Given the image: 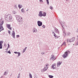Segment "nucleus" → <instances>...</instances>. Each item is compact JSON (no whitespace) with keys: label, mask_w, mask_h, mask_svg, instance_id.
Here are the masks:
<instances>
[{"label":"nucleus","mask_w":78,"mask_h":78,"mask_svg":"<svg viewBox=\"0 0 78 78\" xmlns=\"http://www.w3.org/2000/svg\"><path fill=\"white\" fill-rule=\"evenodd\" d=\"M5 19L6 21L8 22H12V16L10 14L7 15L5 16Z\"/></svg>","instance_id":"obj_1"},{"label":"nucleus","mask_w":78,"mask_h":78,"mask_svg":"<svg viewBox=\"0 0 78 78\" xmlns=\"http://www.w3.org/2000/svg\"><path fill=\"white\" fill-rule=\"evenodd\" d=\"M70 53V51L69 50L67 51L65 53V54L63 55V57L64 58H66L68 56V54Z\"/></svg>","instance_id":"obj_2"},{"label":"nucleus","mask_w":78,"mask_h":78,"mask_svg":"<svg viewBox=\"0 0 78 78\" xmlns=\"http://www.w3.org/2000/svg\"><path fill=\"white\" fill-rule=\"evenodd\" d=\"M18 22H19L20 24H22L23 23V19L22 17H20V18L18 19L17 20Z\"/></svg>","instance_id":"obj_3"},{"label":"nucleus","mask_w":78,"mask_h":78,"mask_svg":"<svg viewBox=\"0 0 78 78\" xmlns=\"http://www.w3.org/2000/svg\"><path fill=\"white\" fill-rule=\"evenodd\" d=\"M67 41H69V42H74L75 41V37H73L71 38L70 40H69V39L67 40Z\"/></svg>","instance_id":"obj_4"},{"label":"nucleus","mask_w":78,"mask_h":78,"mask_svg":"<svg viewBox=\"0 0 78 78\" xmlns=\"http://www.w3.org/2000/svg\"><path fill=\"white\" fill-rule=\"evenodd\" d=\"M37 23L38 27H41L42 25V22L40 21H38Z\"/></svg>","instance_id":"obj_5"},{"label":"nucleus","mask_w":78,"mask_h":78,"mask_svg":"<svg viewBox=\"0 0 78 78\" xmlns=\"http://www.w3.org/2000/svg\"><path fill=\"white\" fill-rule=\"evenodd\" d=\"M56 59V58H55V55H51V58H50L51 60H52L53 61H54V60H55V59Z\"/></svg>","instance_id":"obj_6"},{"label":"nucleus","mask_w":78,"mask_h":78,"mask_svg":"<svg viewBox=\"0 0 78 78\" xmlns=\"http://www.w3.org/2000/svg\"><path fill=\"white\" fill-rule=\"evenodd\" d=\"M51 67L53 69H55L56 68V63L54 64Z\"/></svg>","instance_id":"obj_7"},{"label":"nucleus","mask_w":78,"mask_h":78,"mask_svg":"<svg viewBox=\"0 0 78 78\" xmlns=\"http://www.w3.org/2000/svg\"><path fill=\"white\" fill-rule=\"evenodd\" d=\"M3 42L2 41H0V49H2V47L3 46L2 45V44H3Z\"/></svg>","instance_id":"obj_8"},{"label":"nucleus","mask_w":78,"mask_h":78,"mask_svg":"<svg viewBox=\"0 0 78 78\" xmlns=\"http://www.w3.org/2000/svg\"><path fill=\"white\" fill-rule=\"evenodd\" d=\"M43 14H42V11H40L39 12V14L38 15V16H40V17H42V16H43Z\"/></svg>","instance_id":"obj_9"},{"label":"nucleus","mask_w":78,"mask_h":78,"mask_svg":"<svg viewBox=\"0 0 78 78\" xmlns=\"http://www.w3.org/2000/svg\"><path fill=\"white\" fill-rule=\"evenodd\" d=\"M55 32L56 33H59V30H58V29L56 28H55Z\"/></svg>","instance_id":"obj_10"},{"label":"nucleus","mask_w":78,"mask_h":78,"mask_svg":"<svg viewBox=\"0 0 78 78\" xmlns=\"http://www.w3.org/2000/svg\"><path fill=\"white\" fill-rule=\"evenodd\" d=\"M61 63L62 62H58L57 63V66L58 67H59V66H60L61 64Z\"/></svg>","instance_id":"obj_11"},{"label":"nucleus","mask_w":78,"mask_h":78,"mask_svg":"<svg viewBox=\"0 0 78 78\" xmlns=\"http://www.w3.org/2000/svg\"><path fill=\"white\" fill-rule=\"evenodd\" d=\"M7 27L9 29H10L11 30V26L9 24H8L7 25Z\"/></svg>","instance_id":"obj_12"},{"label":"nucleus","mask_w":78,"mask_h":78,"mask_svg":"<svg viewBox=\"0 0 78 78\" xmlns=\"http://www.w3.org/2000/svg\"><path fill=\"white\" fill-rule=\"evenodd\" d=\"M37 29H36L35 28L33 29V33H37Z\"/></svg>","instance_id":"obj_13"},{"label":"nucleus","mask_w":78,"mask_h":78,"mask_svg":"<svg viewBox=\"0 0 78 78\" xmlns=\"http://www.w3.org/2000/svg\"><path fill=\"white\" fill-rule=\"evenodd\" d=\"M8 72H6V71H5L4 72V75H8Z\"/></svg>","instance_id":"obj_14"},{"label":"nucleus","mask_w":78,"mask_h":78,"mask_svg":"<svg viewBox=\"0 0 78 78\" xmlns=\"http://www.w3.org/2000/svg\"><path fill=\"white\" fill-rule=\"evenodd\" d=\"M20 18V16L19 15H17L16 17V20H18V19H19Z\"/></svg>","instance_id":"obj_15"},{"label":"nucleus","mask_w":78,"mask_h":78,"mask_svg":"<svg viewBox=\"0 0 78 78\" xmlns=\"http://www.w3.org/2000/svg\"><path fill=\"white\" fill-rule=\"evenodd\" d=\"M4 23V22L2 21L1 23H0V25H2L3 26V24Z\"/></svg>","instance_id":"obj_16"},{"label":"nucleus","mask_w":78,"mask_h":78,"mask_svg":"<svg viewBox=\"0 0 78 78\" xmlns=\"http://www.w3.org/2000/svg\"><path fill=\"white\" fill-rule=\"evenodd\" d=\"M42 16H44V17H45L46 16V13L45 12H44Z\"/></svg>","instance_id":"obj_17"},{"label":"nucleus","mask_w":78,"mask_h":78,"mask_svg":"<svg viewBox=\"0 0 78 78\" xmlns=\"http://www.w3.org/2000/svg\"><path fill=\"white\" fill-rule=\"evenodd\" d=\"M12 35H13L12 36L13 37V38H14V39H15V33H12Z\"/></svg>","instance_id":"obj_18"},{"label":"nucleus","mask_w":78,"mask_h":78,"mask_svg":"<svg viewBox=\"0 0 78 78\" xmlns=\"http://www.w3.org/2000/svg\"><path fill=\"white\" fill-rule=\"evenodd\" d=\"M48 77H49V78H53V77H54V76H52V75H49L48 76Z\"/></svg>","instance_id":"obj_19"},{"label":"nucleus","mask_w":78,"mask_h":78,"mask_svg":"<svg viewBox=\"0 0 78 78\" xmlns=\"http://www.w3.org/2000/svg\"><path fill=\"white\" fill-rule=\"evenodd\" d=\"M47 70V68L45 67L43 69V70L44 71V72H45V71H46Z\"/></svg>","instance_id":"obj_20"},{"label":"nucleus","mask_w":78,"mask_h":78,"mask_svg":"<svg viewBox=\"0 0 78 78\" xmlns=\"http://www.w3.org/2000/svg\"><path fill=\"white\" fill-rule=\"evenodd\" d=\"M2 28H3V26L2 25H0V30H1Z\"/></svg>","instance_id":"obj_21"},{"label":"nucleus","mask_w":78,"mask_h":78,"mask_svg":"<svg viewBox=\"0 0 78 78\" xmlns=\"http://www.w3.org/2000/svg\"><path fill=\"white\" fill-rule=\"evenodd\" d=\"M29 76L30 78H32V75L30 73H29Z\"/></svg>","instance_id":"obj_22"},{"label":"nucleus","mask_w":78,"mask_h":78,"mask_svg":"<svg viewBox=\"0 0 78 78\" xmlns=\"http://www.w3.org/2000/svg\"><path fill=\"white\" fill-rule=\"evenodd\" d=\"M20 74L19 73L18 75L17 78H19V77H20Z\"/></svg>","instance_id":"obj_23"},{"label":"nucleus","mask_w":78,"mask_h":78,"mask_svg":"<svg viewBox=\"0 0 78 78\" xmlns=\"http://www.w3.org/2000/svg\"><path fill=\"white\" fill-rule=\"evenodd\" d=\"M46 2L47 5H49V2L48 1V0H46Z\"/></svg>","instance_id":"obj_24"},{"label":"nucleus","mask_w":78,"mask_h":78,"mask_svg":"<svg viewBox=\"0 0 78 78\" xmlns=\"http://www.w3.org/2000/svg\"><path fill=\"white\" fill-rule=\"evenodd\" d=\"M24 11V9L23 8L21 9V12H24L23 11Z\"/></svg>","instance_id":"obj_25"},{"label":"nucleus","mask_w":78,"mask_h":78,"mask_svg":"<svg viewBox=\"0 0 78 78\" xmlns=\"http://www.w3.org/2000/svg\"><path fill=\"white\" fill-rule=\"evenodd\" d=\"M62 45H64V46H66V42H64L63 44H62Z\"/></svg>","instance_id":"obj_26"},{"label":"nucleus","mask_w":78,"mask_h":78,"mask_svg":"<svg viewBox=\"0 0 78 78\" xmlns=\"http://www.w3.org/2000/svg\"><path fill=\"white\" fill-rule=\"evenodd\" d=\"M18 57L20 56V52H18Z\"/></svg>","instance_id":"obj_27"},{"label":"nucleus","mask_w":78,"mask_h":78,"mask_svg":"<svg viewBox=\"0 0 78 78\" xmlns=\"http://www.w3.org/2000/svg\"><path fill=\"white\" fill-rule=\"evenodd\" d=\"M55 39H58V36H55Z\"/></svg>","instance_id":"obj_28"},{"label":"nucleus","mask_w":78,"mask_h":78,"mask_svg":"<svg viewBox=\"0 0 78 78\" xmlns=\"http://www.w3.org/2000/svg\"><path fill=\"white\" fill-rule=\"evenodd\" d=\"M7 53H9V54H11V53L10 51H8V52H7Z\"/></svg>","instance_id":"obj_29"},{"label":"nucleus","mask_w":78,"mask_h":78,"mask_svg":"<svg viewBox=\"0 0 78 78\" xmlns=\"http://www.w3.org/2000/svg\"><path fill=\"white\" fill-rule=\"evenodd\" d=\"M18 7L19 8H22V7L20 6V5L19 4L18 5Z\"/></svg>","instance_id":"obj_30"},{"label":"nucleus","mask_w":78,"mask_h":78,"mask_svg":"<svg viewBox=\"0 0 78 78\" xmlns=\"http://www.w3.org/2000/svg\"><path fill=\"white\" fill-rule=\"evenodd\" d=\"M8 32L9 33V34H11V31L9 30L8 31Z\"/></svg>","instance_id":"obj_31"},{"label":"nucleus","mask_w":78,"mask_h":78,"mask_svg":"<svg viewBox=\"0 0 78 78\" xmlns=\"http://www.w3.org/2000/svg\"><path fill=\"white\" fill-rule=\"evenodd\" d=\"M40 2L41 3H43V0H40Z\"/></svg>","instance_id":"obj_32"},{"label":"nucleus","mask_w":78,"mask_h":78,"mask_svg":"<svg viewBox=\"0 0 78 78\" xmlns=\"http://www.w3.org/2000/svg\"><path fill=\"white\" fill-rule=\"evenodd\" d=\"M49 8H50V9H51V10H52V9H53V7H51V6H50L49 7Z\"/></svg>","instance_id":"obj_33"},{"label":"nucleus","mask_w":78,"mask_h":78,"mask_svg":"<svg viewBox=\"0 0 78 78\" xmlns=\"http://www.w3.org/2000/svg\"><path fill=\"white\" fill-rule=\"evenodd\" d=\"M2 36H5V33H2Z\"/></svg>","instance_id":"obj_34"},{"label":"nucleus","mask_w":78,"mask_h":78,"mask_svg":"<svg viewBox=\"0 0 78 78\" xmlns=\"http://www.w3.org/2000/svg\"><path fill=\"white\" fill-rule=\"evenodd\" d=\"M48 66H49V64H46V67H48Z\"/></svg>","instance_id":"obj_35"},{"label":"nucleus","mask_w":78,"mask_h":78,"mask_svg":"<svg viewBox=\"0 0 78 78\" xmlns=\"http://www.w3.org/2000/svg\"><path fill=\"white\" fill-rule=\"evenodd\" d=\"M14 53H15V54H18V52L15 51V52H14Z\"/></svg>","instance_id":"obj_36"},{"label":"nucleus","mask_w":78,"mask_h":78,"mask_svg":"<svg viewBox=\"0 0 78 78\" xmlns=\"http://www.w3.org/2000/svg\"><path fill=\"white\" fill-rule=\"evenodd\" d=\"M14 7H15V9H17V7L16 6V5H15L14 6Z\"/></svg>","instance_id":"obj_37"},{"label":"nucleus","mask_w":78,"mask_h":78,"mask_svg":"<svg viewBox=\"0 0 78 78\" xmlns=\"http://www.w3.org/2000/svg\"><path fill=\"white\" fill-rule=\"evenodd\" d=\"M4 30V28H3V27L2 29L1 30H0V32H1V31H2V30Z\"/></svg>","instance_id":"obj_38"},{"label":"nucleus","mask_w":78,"mask_h":78,"mask_svg":"<svg viewBox=\"0 0 78 78\" xmlns=\"http://www.w3.org/2000/svg\"><path fill=\"white\" fill-rule=\"evenodd\" d=\"M13 14H16V12H15V11H13Z\"/></svg>","instance_id":"obj_39"},{"label":"nucleus","mask_w":78,"mask_h":78,"mask_svg":"<svg viewBox=\"0 0 78 78\" xmlns=\"http://www.w3.org/2000/svg\"><path fill=\"white\" fill-rule=\"evenodd\" d=\"M17 37H20V35H16Z\"/></svg>","instance_id":"obj_40"},{"label":"nucleus","mask_w":78,"mask_h":78,"mask_svg":"<svg viewBox=\"0 0 78 78\" xmlns=\"http://www.w3.org/2000/svg\"><path fill=\"white\" fill-rule=\"evenodd\" d=\"M23 53H24L25 51V50H24V49H23Z\"/></svg>","instance_id":"obj_41"},{"label":"nucleus","mask_w":78,"mask_h":78,"mask_svg":"<svg viewBox=\"0 0 78 78\" xmlns=\"http://www.w3.org/2000/svg\"><path fill=\"white\" fill-rule=\"evenodd\" d=\"M8 46L7 48H9V44H8Z\"/></svg>","instance_id":"obj_42"},{"label":"nucleus","mask_w":78,"mask_h":78,"mask_svg":"<svg viewBox=\"0 0 78 78\" xmlns=\"http://www.w3.org/2000/svg\"><path fill=\"white\" fill-rule=\"evenodd\" d=\"M42 27L43 28H45V25H43L42 26Z\"/></svg>","instance_id":"obj_43"},{"label":"nucleus","mask_w":78,"mask_h":78,"mask_svg":"<svg viewBox=\"0 0 78 78\" xmlns=\"http://www.w3.org/2000/svg\"><path fill=\"white\" fill-rule=\"evenodd\" d=\"M56 36V34H55V33H54V36Z\"/></svg>","instance_id":"obj_44"},{"label":"nucleus","mask_w":78,"mask_h":78,"mask_svg":"<svg viewBox=\"0 0 78 78\" xmlns=\"http://www.w3.org/2000/svg\"><path fill=\"white\" fill-rule=\"evenodd\" d=\"M4 46H5V47H6V44H4Z\"/></svg>","instance_id":"obj_45"},{"label":"nucleus","mask_w":78,"mask_h":78,"mask_svg":"<svg viewBox=\"0 0 78 78\" xmlns=\"http://www.w3.org/2000/svg\"><path fill=\"white\" fill-rule=\"evenodd\" d=\"M70 33H68L67 34V36H69V35H70Z\"/></svg>","instance_id":"obj_46"},{"label":"nucleus","mask_w":78,"mask_h":78,"mask_svg":"<svg viewBox=\"0 0 78 78\" xmlns=\"http://www.w3.org/2000/svg\"><path fill=\"white\" fill-rule=\"evenodd\" d=\"M27 47H26L24 49V50H27Z\"/></svg>","instance_id":"obj_47"},{"label":"nucleus","mask_w":78,"mask_h":78,"mask_svg":"<svg viewBox=\"0 0 78 78\" xmlns=\"http://www.w3.org/2000/svg\"><path fill=\"white\" fill-rule=\"evenodd\" d=\"M60 23L61 24V25H62V26L63 25L62 24V23H61V22H60Z\"/></svg>","instance_id":"obj_48"},{"label":"nucleus","mask_w":78,"mask_h":78,"mask_svg":"<svg viewBox=\"0 0 78 78\" xmlns=\"http://www.w3.org/2000/svg\"><path fill=\"white\" fill-rule=\"evenodd\" d=\"M44 53H43V52H41V54H42V55H44Z\"/></svg>","instance_id":"obj_49"},{"label":"nucleus","mask_w":78,"mask_h":78,"mask_svg":"<svg viewBox=\"0 0 78 78\" xmlns=\"http://www.w3.org/2000/svg\"><path fill=\"white\" fill-rule=\"evenodd\" d=\"M12 32H13V33H15V32H14V31L13 30Z\"/></svg>","instance_id":"obj_50"},{"label":"nucleus","mask_w":78,"mask_h":78,"mask_svg":"<svg viewBox=\"0 0 78 78\" xmlns=\"http://www.w3.org/2000/svg\"><path fill=\"white\" fill-rule=\"evenodd\" d=\"M62 26V27H63V29H64V27H63V25Z\"/></svg>","instance_id":"obj_51"},{"label":"nucleus","mask_w":78,"mask_h":78,"mask_svg":"<svg viewBox=\"0 0 78 78\" xmlns=\"http://www.w3.org/2000/svg\"><path fill=\"white\" fill-rule=\"evenodd\" d=\"M63 33H64L65 34H66V32L65 31H64L63 32Z\"/></svg>","instance_id":"obj_52"},{"label":"nucleus","mask_w":78,"mask_h":78,"mask_svg":"<svg viewBox=\"0 0 78 78\" xmlns=\"http://www.w3.org/2000/svg\"><path fill=\"white\" fill-rule=\"evenodd\" d=\"M3 76H2L0 78H3Z\"/></svg>","instance_id":"obj_53"},{"label":"nucleus","mask_w":78,"mask_h":78,"mask_svg":"<svg viewBox=\"0 0 78 78\" xmlns=\"http://www.w3.org/2000/svg\"><path fill=\"white\" fill-rule=\"evenodd\" d=\"M52 33H53H53L54 34L55 33V32H53V31H52Z\"/></svg>","instance_id":"obj_54"},{"label":"nucleus","mask_w":78,"mask_h":78,"mask_svg":"<svg viewBox=\"0 0 78 78\" xmlns=\"http://www.w3.org/2000/svg\"><path fill=\"white\" fill-rule=\"evenodd\" d=\"M6 53H7V52H8V51H7V50H6Z\"/></svg>","instance_id":"obj_55"},{"label":"nucleus","mask_w":78,"mask_h":78,"mask_svg":"<svg viewBox=\"0 0 78 78\" xmlns=\"http://www.w3.org/2000/svg\"><path fill=\"white\" fill-rule=\"evenodd\" d=\"M8 48H7V49H5V50H8Z\"/></svg>","instance_id":"obj_56"},{"label":"nucleus","mask_w":78,"mask_h":78,"mask_svg":"<svg viewBox=\"0 0 78 78\" xmlns=\"http://www.w3.org/2000/svg\"><path fill=\"white\" fill-rule=\"evenodd\" d=\"M28 9L26 10L27 11H28Z\"/></svg>","instance_id":"obj_57"},{"label":"nucleus","mask_w":78,"mask_h":78,"mask_svg":"<svg viewBox=\"0 0 78 78\" xmlns=\"http://www.w3.org/2000/svg\"><path fill=\"white\" fill-rule=\"evenodd\" d=\"M62 45H62H62H61V47H62Z\"/></svg>","instance_id":"obj_58"},{"label":"nucleus","mask_w":78,"mask_h":78,"mask_svg":"<svg viewBox=\"0 0 78 78\" xmlns=\"http://www.w3.org/2000/svg\"><path fill=\"white\" fill-rule=\"evenodd\" d=\"M77 30H78V29H77ZM77 32H78V30L77 31Z\"/></svg>","instance_id":"obj_59"},{"label":"nucleus","mask_w":78,"mask_h":78,"mask_svg":"<svg viewBox=\"0 0 78 78\" xmlns=\"http://www.w3.org/2000/svg\"><path fill=\"white\" fill-rule=\"evenodd\" d=\"M11 76V75L10 76Z\"/></svg>","instance_id":"obj_60"},{"label":"nucleus","mask_w":78,"mask_h":78,"mask_svg":"<svg viewBox=\"0 0 78 78\" xmlns=\"http://www.w3.org/2000/svg\"><path fill=\"white\" fill-rule=\"evenodd\" d=\"M52 31H53V30H52Z\"/></svg>","instance_id":"obj_61"},{"label":"nucleus","mask_w":78,"mask_h":78,"mask_svg":"<svg viewBox=\"0 0 78 78\" xmlns=\"http://www.w3.org/2000/svg\"><path fill=\"white\" fill-rule=\"evenodd\" d=\"M30 78H32V77L31 78V77H30Z\"/></svg>","instance_id":"obj_62"},{"label":"nucleus","mask_w":78,"mask_h":78,"mask_svg":"<svg viewBox=\"0 0 78 78\" xmlns=\"http://www.w3.org/2000/svg\"><path fill=\"white\" fill-rule=\"evenodd\" d=\"M66 1H67V0Z\"/></svg>","instance_id":"obj_63"}]
</instances>
